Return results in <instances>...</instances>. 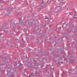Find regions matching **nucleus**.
<instances>
[{
  "mask_svg": "<svg viewBox=\"0 0 77 77\" xmlns=\"http://www.w3.org/2000/svg\"><path fill=\"white\" fill-rule=\"evenodd\" d=\"M44 3V2H41V3H42V4H43Z\"/></svg>",
  "mask_w": 77,
  "mask_h": 77,
  "instance_id": "nucleus-5",
  "label": "nucleus"
},
{
  "mask_svg": "<svg viewBox=\"0 0 77 77\" xmlns=\"http://www.w3.org/2000/svg\"><path fill=\"white\" fill-rule=\"evenodd\" d=\"M27 60L28 59V58H27Z\"/></svg>",
  "mask_w": 77,
  "mask_h": 77,
  "instance_id": "nucleus-10",
  "label": "nucleus"
},
{
  "mask_svg": "<svg viewBox=\"0 0 77 77\" xmlns=\"http://www.w3.org/2000/svg\"><path fill=\"white\" fill-rule=\"evenodd\" d=\"M22 65H23V64H20V65H19V66H22Z\"/></svg>",
  "mask_w": 77,
  "mask_h": 77,
  "instance_id": "nucleus-3",
  "label": "nucleus"
},
{
  "mask_svg": "<svg viewBox=\"0 0 77 77\" xmlns=\"http://www.w3.org/2000/svg\"><path fill=\"white\" fill-rule=\"evenodd\" d=\"M2 35V33H0V35Z\"/></svg>",
  "mask_w": 77,
  "mask_h": 77,
  "instance_id": "nucleus-6",
  "label": "nucleus"
},
{
  "mask_svg": "<svg viewBox=\"0 0 77 77\" xmlns=\"http://www.w3.org/2000/svg\"><path fill=\"white\" fill-rule=\"evenodd\" d=\"M59 8V7H58V8Z\"/></svg>",
  "mask_w": 77,
  "mask_h": 77,
  "instance_id": "nucleus-11",
  "label": "nucleus"
},
{
  "mask_svg": "<svg viewBox=\"0 0 77 77\" xmlns=\"http://www.w3.org/2000/svg\"><path fill=\"white\" fill-rule=\"evenodd\" d=\"M30 75L34 76V73L31 74H30Z\"/></svg>",
  "mask_w": 77,
  "mask_h": 77,
  "instance_id": "nucleus-2",
  "label": "nucleus"
},
{
  "mask_svg": "<svg viewBox=\"0 0 77 77\" xmlns=\"http://www.w3.org/2000/svg\"><path fill=\"white\" fill-rule=\"evenodd\" d=\"M60 63H63V62H62V61H61V62H60Z\"/></svg>",
  "mask_w": 77,
  "mask_h": 77,
  "instance_id": "nucleus-4",
  "label": "nucleus"
},
{
  "mask_svg": "<svg viewBox=\"0 0 77 77\" xmlns=\"http://www.w3.org/2000/svg\"><path fill=\"white\" fill-rule=\"evenodd\" d=\"M30 75H29V77H30Z\"/></svg>",
  "mask_w": 77,
  "mask_h": 77,
  "instance_id": "nucleus-7",
  "label": "nucleus"
},
{
  "mask_svg": "<svg viewBox=\"0 0 77 77\" xmlns=\"http://www.w3.org/2000/svg\"><path fill=\"white\" fill-rule=\"evenodd\" d=\"M74 18H76V17H75Z\"/></svg>",
  "mask_w": 77,
  "mask_h": 77,
  "instance_id": "nucleus-8",
  "label": "nucleus"
},
{
  "mask_svg": "<svg viewBox=\"0 0 77 77\" xmlns=\"http://www.w3.org/2000/svg\"><path fill=\"white\" fill-rule=\"evenodd\" d=\"M26 72V71H24V72Z\"/></svg>",
  "mask_w": 77,
  "mask_h": 77,
  "instance_id": "nucleus-9",
  "label": "nucleus"
},
{
  "mask_svg": "<svg viewBox=\"0 0 77 77\" xmlns=\"http://www.w3.org/2000/svg\"><path fill=\"white\" fill-rule=\"evenodd\" d=\"M45 20H46V19L48 20V17H45Z\"/></svg>",
  "mask_w": 77,
  "mask_h": 77,
  "instance_id": "nucleus-1",
  "label": "nucleus"
}]
</instances>
